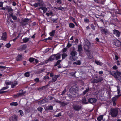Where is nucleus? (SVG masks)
Returning <instances> with one entry per match:
<instances>
[{
	"label": "nucleus",
	"mask_w": 121,
	"mask_h": 121,
	"mask_svg": "<svg viewBox=\"0 0 121 121\" xmlns=\"http://www.w3.org/2000/svg\"><path fill=\"white\" fill-rule=\"evenodd\" d=\"M110 111V114L112 117H117L118 115V111L117 109L111 108Z\"/></svg>",
	"instance_id": "nucleus-1"
},
{
	"label": "nucleus",
	"mask_w": 121,
	"mask_h": 121,
	"mask_svg": "<svg viewBox=\"0 0 121 121\" xmlns=\"http://www.w3.org/2000/svg\"><path fill=\"white\" fill-rule=\"evenodd\" d=\"M77 53L76 51L74 50L72 51L70 53V55L72 56L70 57V59H72L73 60H75L77 59V57L75 56L77 55Z\"/></svg>",
	"instance_id": "nucleus-2"
},
{
	"label": "nucleus",
	"mask_w": 121,
	"mask_h": 121,
	"mask_svg": "<svg viewBox=\"0 0 121 121\" xmlns=\"http://www.w3.org/2000/svg\"><path fill=\"white\" fill-rule=\"evenodd\" d=\"M78 88L75 86H73L70 88L69 91L72 94H75L78 91Z\"/></svg>",
	"instance_id": "nucleus-3"
},
{
	"label": "nucleus",
	"mask_w": 121,
	"mask_h": 121,
	"mask_svg": "<svg viewBox=\"0 0 121 121\" xmlns=\"http://www.w3.org/2000/svg\"><path fill=\"white\" fill-rule=\"evenodd\" d=\"M90 43L89 41L87 40L85 44L84 45V48L85 50L88 52H89L90 51L88 50L90 48Z\"/></svg>",
	"instance_id": "nucleus-4"
},
{
	"label": "nucleus",
	"mask_w": 121,
	"mask_h": 121,
	"mask_svg": "<svg viewBox=\"0 0 121 121\" xmlns=\"http://www.w3.org/2000/svg\"><path fill=\"white\" fill-rule=\"evenodd\" d=\"M113 35L116 37L118 38L120 37L121 35V32L118 30L114 29L113 30Z\"/></svg>",
	"instance_id": "nucleus-5"
},
{
	"label": "nucleus",
	"mask_w": 121,
	"mask_h": 121,
	"mask_svg": "<svg viewBox=\"0 0 121 121\" xmlns=\"http://www.w3.org/2000/svg\"><path fill=\"white\" fill-rule=\"evenodd\" d=\"M113 44L116 46L119 47L121 44V42L118 40H113Z\"/></svg>",
	"instance_id": "nucleus-6"
},
{
	"label": "nucleus",
	"mask_w": 121,
	"mask_h": 121,
	"mask_svg": "<svg viewBox=\"0 0 121 121\" xmlns=\"http://www.w3.org/2000/svg\"><path fill=\"white\" fill-rule=\"evenodd\" d=\"M96 78L94 79L93 80V82L94 83H97L99 82L102 81L103 80V79L102 77H97L96 76Z\"/></svg>",
	"instance_id": "nucleus-7"
},
{
	"label": "nucleus",
	"mask_w": 121,
	"mask_h": 121,
	"mask_svg": "<svg viewBox=\"0 0 121 121\" xmlns=\"http://www.w3.org/2000/svg\"><path fill=\"white\" fill-rule=\"evenodd\" d=\"M100 31L101 33L102 34H105L107 35L108 34V30L106 29L103 27H100Z\"/></svg>",
	"instance_id": "nucleus-8"
},
{
	"label": "nucleus",
	"mask_w": 121,
	"mask_h": 121,
	"mask_svg": "<svg viewBox=\"0 0 121 121\" xmlns=\"http://www.w3.org/2000/svg\"><path fill=\"white\" fill-rule=\"evenodd\" d=\"M38 2L35 3L34 4V6L35 7H37L39 6L40 7H43V4L42 3V1L41 0H39Z\"/></svg>",
	"instance_id": "nucleus-9"
},
{
	"label": "nucleus",
	"mask_w": 121,
	"mask_h": 121,
	"mask_svg": "<svg viewBox=\"0 0 121 121\" xmlns=\"http://www.w3.org/2000/svg\"><path fill=\"white\" fill-rule=\"evenodd\" d=\"M60 75H55L54 77H53L52 79L49 81V82L48 83H53L55 82L57 79V78L60 77Z\"/></svg>",
	"instance_id": "nucleus-10"
},
{
	"label": "nucleus",
	"mask_w": 121,
	"mask_h": 121,
	"mask_svg": "<svg viewBox=\"0 0 121 121\" xmlns=\"http://www.w3.org/2000/svg\"><path fill=\"white\" fill-rule=\"evenodd\" d=\"M73 107L74 110L77 111L80 110L82 108L81 106L77 104L73 105Z\"/></svg>",
	"instance_id": "nucleus-11"
},
{
	"label": "nucleus",
	"mask_w": 121,
	"mask_h": 121,
	"mask_svg": "<svg viewBox=\"0 0 121 121\" xmlns=\"http://www.w3.org/2000/svg\"><path fill=\"white\" fill-rule=\"evenodd\" d=\"M17 116L15 115H13L10 118V120L11 121H17Z\"/></svg>",
	"instance_id": "nucleus-12"
},
{
	"label": "nucleus",
	"mask_w": 121,
	"mask_h": 121,
	"mask_svg": "<svg viewBox=\"0 0 121 121\" xmlns=\"http://www.w3.org/2000/svg\"><path fill=\"white\" fill-rule=\"evenodd\" d=\"M97 101V99L95 98H90L88 100V101L89 103L92 104L96 102Z\"/></svg>",
	"instance_id": "nucleus-13"
},
{
	"label": "nucleus",
	"mask_w": 121,
	"mask_h": 121,
	"mask_svg": "<svg viewBox=\"0 0 121 121\" xmlns=\"http://www.w3.org/2000/svg\"><path fill=\"white\" fill-rule=\"evenodd\" d=\"M59 54L57 53L56 54H53L49 58L48 60L49 61L53 60L55 59L56 55H59Z\"/></svg>",
	"instance_id": "nucleus-14"
},
{
	"label": "nucleus",
	"mask_w": 121,
	"mask_h": 121,
	"mask_svg": "<svg viewBox=\"0 0 121 121\" xmlns=\"http://www.w3.org/2000/svg\"><path fill=\"white\" fill-rule=\"evenodd\" d=\"M48 101V99L45 98L44 99H42L41 100H40L39 101V103L40 104H43L44 103H46Z\"/></svg>",
	"instance_id": "nucleus-15"
},
{
	"label": "nucleus",
	"mask_w": 121,
	"mask_h": 121,
	"mask_svg": "<svg viewBox=\"0 0 121 121\" xmlns=\"http://www.w3.org/2000/svg\"><path fill=\"white\" fill-rule=\"evenodd\" d=\"M7 38V33L6 32H4L2 33V36L1 37V39L5 40Z\"/></svg>",
	"instance_id": "nucleus-16"
},
{
	"label": "nucleus",
	"mask_w": 121,
	"mask_h": 121,
	"mask_svg": "<svg viewBox=\"0 0 121 121\" xmlns=\"http://www.w3.org/2000/svg\"><path fill=\"white\" fill-rule=\"evenodd\" d=\"M49 83H48L45 86L39 88L38 89V90L39 91H40V90H43L45 89L49 86Z\"/></svg>",
	"instance_id": "nucleus-17"
},
{
	"label": "nucleus",
	"mask_w": 121,
	"mask_h": 121,
	"mask_svg": "<svg viewBox=\"0 0 121 121\" xmlns=\"http://www.w3.org/2000/svg\"><path fill=\"white\" fill-rule=\"evenodd\" d=\"M22 55L18 54L16 58V60L19 61L22 60Z\"/></svg>",
	"instance_id": "nucleus-18"
},
{
	"label": "nucleus",
	"mask_w": 121,
	"mask_h": 121,
	"mask_svg": "<svg viewBox=\"0 0 121 121\" xmlns=\"http://www.w3.org/2000/svg\"><path fill=\"white\" fill-rule=\"evenodd\" d=\"M26 47V46L25 45L22 46L18 48V50L20 51L24 50H25Z\"/></svg>",
	"instance_id": "nucleus-19"
},
{
	"label": "nucleus",
	"mask_w": 121,
	"mask_h": 121,
	"mask_svg": "<svg viewBox=\"0 0 121 121\" xmlns=\"http://www.w3.org/2000/svg\"><path fill=\"white\" fill-rule=\"evenodd\" d=\"M110 74L112 75L115 77L116 78H118L116 74V72L115 71H113L110 72Z\"/></svg>",
	"instance_id": "nucleus-20"
},
{
	"label": "nucleus",
	"mask_w": 121,
	"mask_h": 121,
	"mask_svg": "<svg viewBox=\"0 0 121 121\" xmlns=\"http://www.w3.org/2000/svg\"><path fill=\"white\" fill-rule=\"evenodd\" d=\"M78 50L79 52L82 51V45L81 44H80L78 46Z\"/></svg>",
	"instance_id": "nucleus-21"
},
{
	"label": "nucleus",
	"mask_w": 121,
	"mask_h": 121,
	"mask_svg": "<svg viewBox=\"0 0 121 121\" xmlns=\"http://www.w3.org/2000/svg\"><path fill=\"white\" fill-rule=\"evenodd\" d=\"M87 55L88 57L90 59H92L93 57V56L91 54L90 52H87Z\"/></svg>",
	"instance_id": "nucleus-22"
},
{
	"label": "nucleus",
	"mask_w": 121,
	"mask_h": 121,
	"mask_svg": "<svg viewBox=\"0 0 121 121\" xmlns=\"http://www.w3.org/2000/svg\"><path fill=\"white\" fill-rule=\"evenodd\" d=\"M18 83L17 82H12V83H11V87L12 88H14L15 87L16 85L18 84Z\"/></svg>",
	"instance_id": "nucleus-23"
},
{
	"label": "nucleus",
	"mask_w": 121,
	"mask_h": 121,
	"mask_svg": "<svg viewBox=\"0 0 121 121\" xmlns=\"http://www.w3.org/2000/svg\"><path fill=\"white\" fill-rule=\"evenodd\" d=\"M105 1V0H98L97 3L100 4H103Z\"/></svg>",
	"instance_id": "nucleus-24"
},
{
	"label": "nucleus",
	"mask_w": 121,
	"mask_h": 121,
	"mask_svg": "<svg viewBox=\"0 0 121 121\" xmlns=\"http://www.w3.org/2000/svg\"><path fill=\"white\" fill-rule=\"evenodd\" d=\"M19 93H18L21 96L23 95L25 93V92H23V91L22 89L20 90L19 91Z\"/></svg>",
	"instance_id": "nucleus-25"
},
{
	"label": "nucleus",
	"mask_w": 121,
	"mask_h": 121,
	"mask_svg": "<svg viewBox=\"0 0 121 121\" xmlns=\"http://www.w3.org/2000/svg\"><path fill=\"white\" fill-rule=\"evenodd\" d=\"M117 100L114 97H113L112 99V101L113 103V106H115L116 105V101Z\"/></svg>",
	"instance_id": "nucleus-26"
},
{
	"label": "nucleus",
	"mask_w": 121,
	"mask_h": 121,
	"mask_svg": "<svg viewBox=\"0 0 121 121\" xmlns=\"http://www.w3.org/2000/svg\"><path fill=\"white\" fill-rule=\"evenodd\" d=\"M95 62L96 64L97 65L100 66H102L103 65V63L102 62H100L98 60H95Z\"/></svg>",
	"instance_id": "nucleus-27"
},
{
	"label": "nucleus",
	"mask_w": 121,
	"mask_h": 121,
	"mask_svg": "<svg viewBox=\"0 0 121 121\" xmlns=\"http://www.w3.org/2000/svg\"><path fill=\"white\" fill-rule=\"evenodd\" d=\"M29 39L28 38L25 37L23 39V42L26 43L28 42L29 40Z\"/></svg>",
	"instance_id": "nucleus-28"
},
{
	"label": "nucleus",
	"mask_w": 121,
	"mask_h": 121,
	"mask_svg": "<svg viewBox=\"0 0 121 121\" xmlns=\"http://www.w3.org/2000/svg\"><path fill=\"white\" fill-rule=\"evenodd\" d=\"M55 30H52V31L50 33L49 35L51 36L52 37L53 36L55 35Z\"/></svg>",
	"instance_id": "nucleus-29"
},
{
	"label": "nucleus",
	"mask_w": 121,
	"mask_h": 121,
	"mask_svg": "<svg viewBox=\"0 0 121 121\" xmlns=\"http://www.w3.org/2000/svg\"><path fill=\"white\" fill-rule=\"evenodd\" d=\"M10 105L11 106H16L18 105V104L17 102H13L10 103Z\"/></svg>",
	"instance_id": "nucleus-30"
},
{
	"label": "nucleus",
	"mask_w": 121,
	"mask_h": 121,
	"mask_svg": "<svg viewBox=\"0 0 121 121\" xmlns=\"http://www.w3.org/2000/svg\"><path fill=\"white\" fill-rule=\"evenodd\" d=\"M69 104V102H61L60 104L62 106H64L67 105Z\"/></svg>",
	"instance_id": "nucleus-31"
},
{
	"label": "nucleus",
	"mask_w": 121,
	"mask_h": 121,
	"mask_svg": "<svg viewBox=\"0 0 121 121\" xmlns=\"http://www.w3.org/2000/svg\"><path fill=\"white\" fill-rule=\"evenodd\" d=\"M103 115H101L99 116L97 118V120L99 121H101L103 119Z\"/></svg>",
	"instance_id": "nucleus-32"
},
{
	"label": "nucleus",
	"mask_w": 121,
	"mask_h": 121,
	"mask_svg": "<svg viewBox=\"0 0 121 121\" xmlns=\"http://www.w3.org/2000/svg\"><path fill=\"white\" fill-rule=\"evenodd\" d=\"M75 25L74 24L72 23H70L69 24V26L71 28H73L74 27Z\"/></svg>",
	"instance_id": "nucleus-33"
},
{
	"label": "nucleus",
	"mask_w": 121,
	"mask_h": 121,
	"mask_svg": "<svg viewBox=\"0 0 121 121\" xmlns=\"http://www.w3.org/2000/svg\"><path fill=\"white\" fill-rule=\"evenodd\" d=\"M12 83L11 81H9L8 80L6 81H5V83L6 86H8L9 85H11V83Z\"/></svg>",
	"instance_id": "nucleus-34"
},
{
	"label": "nucleus",
	"mask_w": 121,
	"mask_h": 121,
	"mask_svg": "<svg viewBox=\"0 0 121 121\" xmlns=\"http://www.w3.org/2000/svg\"><path fill=\"white\" fill-rule=\"evenodd\" d=\"M61 60H58L57 62L54 65L55 66H56L59 65L61 62Z\"/></svg>",
	"instance_id": "nucleus-35"
},
{
	"label": "nucleus",
	"mask_w": 121,
	"mask_h": 121,
	"mask_svg": "<svg viewBox=\"0 0 121 121\" xmlns=\"http://www.w3.org/2000/svg\"><path fill=\"white\" fill-rule=\"evenodd\" d=\"M73 64L80 65L81 64L80 61L79 60H77L76 62H74Z\"/></svg>",
	"instance_id": "nucleus-36"
},
{
	"label": "nucleus",
	"mask_w": 121,
	"mask_h": 121,
	"mask_svg": "<svg viewBox=\"0 0 121 121\" xmlns=\"http://www.w3.org/2000/svg\"><path fill=\"white\" fill-rule=\"evenodd\" d=\"M67 56V55L66 53H63L62 54V59H65Z\"/></svg>",
	"instance_id": "nucleus-37"
},
{
	"label": "nucleus",
	"mask_w": 121,
	"mask_h": 121,
	"mask_svg": "<svg viewBox=\"0 0 121 121\" xmlns=\"http://www.w3.org/2000/svg\"><path fill=\"white\" fill-rule=\"evenodd\" d=\"M42 8V10L44 13H45L47 10V8L45 7H43Z\"/></svg>",
	"instance_id": "nucleus-38"
},
{
	"label": "nucleus",
	"mask_w": 121,
	"mask_h": 121,
	"mask_svg": "<svg viewBox=\"0 0 121 121\" xmlns=\"http://www.w3.org/2000/svg\"><path fill=\"white\" fill-rule=\"evenodd\" d=\"M82 102L84 104H87L88 103V102H87L86 99L85 98V97L83 99Z\"/></svg>",
	"instance_id": "nucleus-39"
},
{
	"label": "nucleus",
	"mask_w": 121,
	"mask_h": 121,
	"mask_svg": "<svg viewBox=\"0 0 121 121\" xmlns=\"http://www.w3.org/2000/svg\"><path fill=\"white\" fill-rule=\"evenodd\" d=\"M34 58L32 57L30 58L29 59V61L30 63L33 62L34 61Z\"/></svg>",
	"instance_id": "nucleus-40"
},
{
	"label": "nucleus",
	"mask_w": 121,
	"mask_h": 121,
	"mask_svg": "<svg viewBox=\"0 0 121 121\" xmlns=\"http://www.w3.org/2000/svg\"><path fill=\"white\" fill-rule=\"evenodd\" d=\"M18 112L20 113V114L21 116H23L24 115L23 111L21 110H19L18 111Z\"/></svg>",
	"instance_id": "nucleus-41"
},
{
	"label": "nucleus",
	"mask_w": 121,
	"mask_h": 121,
	"mask_svg": "<svg viewBox=\"0 0 121 121\" xmlns=\"http://www.w3.org/2000/svg\"><path fill=\"white\" fill-rule=\"evenodd\" d=\"M29 72H26L24 74V76L26 77H29Z\"/></svg>",
	"instance_id": "nucleus-42"
},
{
	"label": "nucleus",
	"mask_w": 121,
	"mask_h": 121,
	"mask_svg": "<svg viewBox=\"0 0 121 121\" xmlns=\"http://www.w3.org/2000/svg\"><path fill=\"white\" fill-rule=\"evenodd\" d=\"M52 37H49L48 38H46L43 40L46 42L47 40H52Z\"/></svg>",
	"instance_id": "nucleus-43"
},
{
	"label": "nucleus",
	"mask_w": 121,
	"mask_h": 121,
	"mask_svg": "<svg viewBox=\"0 0 121 121\" xmlns=\"http://www.w3.org/2000/svg\"><path fill=\"white\" fill-rule=\"evenodd\" d=\"M55 59L56 60H57L58 59H60L61 56L60 55H56V57H55Z\"/></svg>",
	"instance_id": "nucleus-44"
},
{
	"label": "nucleus",
	"mask_w": 121,
	"mask_h": 121,
	"mask_svg": "<svg viewBox=\"0 0 121 121\" xmlns=\"http://www.w3.org/2000/svg\"><path fill=\"white\" fill-rule=\"evenodd\" d=\"M53 109V106H49L48 107V108H47V110H52Z\"/></svg>",
	"instance_id": "nucleus-45"
},
{
	"label": "nucleus",
	"mask_w": 121,
	"mask_h": 121,
	"mask_svg": "<svg viewBox=\"0 0 121 121\" xmlns=\"http://www.w3.org/2000/svg\"><path fill=\"white\" fill-rule=\"evenodd\" d=\"M116 74L118 76H120L121 77V73L118 70H117L116 71Z\"/></svg>",
	"instance_id": "nucleus-46"
},
{
	"label": "nucleus",
	"mask_w": 121,
	"mask_h": 121,
	"mask_svg": "<svg viewBox=\"0 0 121 121\" xmlns=\"http://www.w3.org/2000/svg\"><path fill=\"white\" fill-rule=\"evenodd\" d=\"M89 90V88H86V90L83 92V94L85 95L88 92Z\"/></svg>",
	"instance_id": "nucleus-47"
},
{
	"label": "nucleus",
	"mask_w": 121,
	"mask_h": 121,
	"mask_svg": "<svg viewBox=\"0 0 121 121\" xmlns=\"http://www.w3.org/2000/svg\"><path fill=\"white\" fill-rule=\"evenodd\" d=\"M20 96H21L18 93L17 94L14 95L13 96V97L14 98H17Z\"/></svg>",
	"instance_id": "nucleus-48"
},
{
	"label": "nucleus",
	"mask_w": 121,
	"mask_h": 121,
	"mask_svg": "<svg viewBox=\"0 0 121 121\" xmlns=\"http://www.w3.org/2000/svg\"><path fill=\"white\" fill-rule=\"evenodd\" d=\"M11 44L10 43L6 44L5 45V46L7 48H9L11 46Z\"/></svg>",
	"instance_id": "nucleus-49"
},
{
	"label": "nucleus",
	"mask_w": 121,
	"mask_h": 121,
	"mask_svg": "<svg viewBox=\"0 0 121 121\" xmlns=\"http://www.w3.org/2000/svg\"><path fill=\"white\" fill-rule=\"evenodd\" d=\"M49 78H49V77L47 76V75H46L45 76H44V78H43V79L44 80H46V79H49Z\"/></svg>",
	"instance_id": "nucleus-50"
},
{
	"label": "nucleus",
	"mask_w": 121,
	"mask_h": 121,
	"mask_svg": "<svg viewBox=\"0 0 121 121\" xmlns=\"http://www.w3.org/2000/svg\"><path fill=\"white\" fill-rule=\"evenodd\" d=\"M113 69L115 70H117L118 69V67L116 65L112 67Z\"/></svg>",
	"instance_id": "nucleus-51"
},
{
	"label": "nucleus",
	"mask_w": 121,
	"mask_h": 121,
	"mask_svg": "<svg viewBox=\"0 0 121 121\" xmlns=\"http://www.w3.org/2000/svg\"><path fill=\"white\" fill-rule=\"evenodd\" d=\"M61 116V113H59L57 115H54V117H58L59 116Z\"/></svg>",
	"instance_id": "nucleus-52"
},
{
	"label": "nucleus",
	"mask_w": 121,
	"mask_h": 121,
	"mask_svg": "<svg viewBox=\"0 0 121 121\" xmlns=\"http://www.w3.org/2000/svg\"><path fill=\"white\" fill-rule=\"evenodd\" d=\"M35 82L37 83H38L39 82V80L38 78H36L34 79Z\"/></svg>",
	"instance_id": "nucleus-53"
},
{
	"label": "nucleus",
	"mask_w": 121,
	"mask_h": 121,
	"mask_svg": "<svg viewBox=\"0 0 121 121\" xmlns=\"http://www.w3.org/2000/svg\"><path fill=\"white\" fill-rule=\"evenodd\" d=\"M8 88L9 87L7 86L4 87H3L0 90V91L4 90H6L8 89Z\"/></svg>",
	"instance_id": "nucleus-54"
},
{
	"label": "nucleus",
	"mask_w": 121,
	"mask_h": 121,
	"mask_svg": "<svg viewBox=\"0 0 121 121\" xmlns=\"http://www.w3.org/2000/svg\"><path fill=\"white\" fill-rule=\"evenodd\" d=\"M76 73V71H75L74 72H71V75L72 76H73L75 77H76V76L75 75V74Z\"/></svg>",
	"instance_id": "nucleus-55"
},
{
	"label": "nucleus",
	"mask_w": 121,
	"mask_h": 121,
	"mask_svg": "<svg viewBox=\"0 0 121 121\" xmlns=\"http://www.w3.org/2000/svg\"><path fill=\"white\" fill-rule=\"evenodd\" d=\"M64 9V7H62L61 6H60V7H59V10L63 11Z\"/></svg>",
	"instance_id": "nucleus-56"
},
{
	"label": "nucleus",
	"mask_w": 121,
	"mask_h": 121,
	"mask_svg": "<svg viewBox=\"0 0 121 121\" xmlns=\"http://www.w3.org/2000/svg\"><path fill=\"white\" fill-rule=\"evenodd\" d=\"M45 69H41L39 71H38V73H42V72H43L44 70Z\"/></svg>",
	"instance_id": "nucleus-57"
},
{
	"label": "nucleus",
	"mask_w": 121,
	"mask_h": 121,
	"mask_svg": "<svg viewBox=\"0 0 121 121\" xmlns=\"http://www.w3.org/2000/svg\"><path fill=\"white\" fill-rule=\"evenodd\" d=\"M43 108L42 107H39L37 108V110L41 112L42 111Z\"/></svg>",
	"instance_id": "nucleus-58"
},
{
	"label": "nucleus",
	"mask_w": 121,
	"mask_h": 121,
	"mask_svg": "<svg viewBox=\"0 0 121 121\" xmlns=\"http://www.w3.org/2000/svg\"><path fill=\"white\" fill-rule=\"evenodd\" d=\"M56 2L59 4H62L61 0H57Z\"/></svg>",
	"instance_id": "nucleus-59"
},
{
	"label": "nucleus",
	"mask_w": 121,
	"mask_h": 121,
	"mask_svg": "<svg viewBox=\"0 0 121 121\" xmlns=\"http://www.w3.org/2000/svg\"><path fill=\"white\" fill-rule=\"evenodd\" d=\"M91 28L93 30H94L95 29V26L93 24H91Z\"/></svg>",
	"instance_id": "nucleus-60"
},
{
	"label": "nucleus",
	"mask_w": 121,
	"mask_h": 121,
	"mask_svg": "<svg viewBox=\"0 0 121 121\" xmlns=\"http://www.w3.org/2000/svg\"><path fill=\"white\" fill-rule=\"evenodd\" d=\"M84 21L85 23H88L89 21V20L86 18H85L84 19Z\"/></svg>",
	"instance_id": "nucleus-61"
},
{
	"label": "nucleus",
	"mask_w": 121,
	"mask_h": 121,
	"mask_svg": "<svg viewBox=\"0 0 121 121\" xmlns=\"http://www.w3.org/2000/svg\"><path fill=\"white\" fill-rule=\"evenodd\" d=\"M71 44H70L69 41L67 45V47L68 48H69L70 47H71Z\"/></svg>",
	"instance_id": "nucleus-62"
},
{
	"label": "nucleus",
	"mask_w": 121,
	"mask_h": 121,
	"mask_svg": "<svg viewBox=\"0 0 121 121\" xmlns=\"http://www.w3.org/2000/svg\"><path fill=\"white\" fill-rule=\"evenodd\" d=\"M70 19L74 23V22H75V18L73 17L72 16L71 17Z\"/></svg>",
	"instance_id": "nucleus-63"
},
{
	"label": "nucleus",
	"mask_w": 121,
	"mask_h": 121,
	"mask_svg": "<svg viewBox=\"0 0 121 121\" xmlns=\"http://www.w3.org/2000/svg\"><path fill=\"white\" fill-rule=\"evenodd\" d=\"M58 19L56 18L55 19H53L52 20V21L53 23H56L57 22V20Z\"/></svg>",
	"instance_id": "nucleus-64"
}]
</instances>
